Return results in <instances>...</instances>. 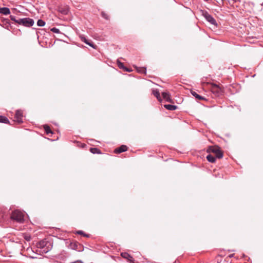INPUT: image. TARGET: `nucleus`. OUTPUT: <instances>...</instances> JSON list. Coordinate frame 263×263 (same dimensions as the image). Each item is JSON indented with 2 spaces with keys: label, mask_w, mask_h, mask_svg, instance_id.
I'll use <instances>...</instances> for the list:
<instances>
[{
  "label": "nucleus",
  "mask_w": 263,
  "mask_h": 263,
  "mask_svg": "<svg viewBox=\"0 0 263 263\" xmlns=\"http://www.w3.org/2000/svg\"><path fill=\"white\" fill-rule=\"evenodd\" d=\"M127 150V147L125 145H122L121 146H120L119 147L116 148L114 150V152L116 154H119L122 152H125Z\"/></svg>",
  "instance_id": "9"
},
{
  "label": "nucleus",
  "mask_w": 263,
  "mask_h": 263,
  "mask_svg": "<svg viewBox=\"0 0 263 263\" xmlns=\"http://www.w3.org/2000/svg\"><path fill=\"white\" fill-rule=\"evenodd\" d=\"M153 94L157 98V99L159 101H161V99L160 97V93L157 89L153 90Z\"/></svg>",
  "instance_id": "13"
},
{
  "label": "nucleus",
  "mask_w": 263,
  "mask_h": 263,
  "mask_svg": "<svg viewBox=\"0 0 263 263\" xmlns=\"http://www.w3.org/2000/svg\"><path fill=\"white\" fill-rule=\"evenodd\" d=\"M192 95L198 100H203L204 98L198 95L195 91H191Z\"/></svg>",
  "instance_id": "15"
},
{
  "label": "nucleus",
  "mask_w": 263,
  "mask_h": 263,
  "mask_svg": "<svg viewBox=\"0 0 263 263\" xmlns=\"http://www.w3.org/2000/svg\"><path fill=\"white\" fill-rule=\"evenodd\" d=\"M102 15L103 17H105V18H107V17H106V15L104 13H102Z\"/></svg>",
  "instance_id": "28"
},
{
  "label": "nucleus",
  "mask_w": 263,
  "mask_h": 263,
  "mask_svg": "<svg viewBox=\"0 0 263 263\" xmlns=\"http://www.w3.org/2000/svg\"><path fill=\"white\" fill-rule=\"evenodd\" d=\"M164 107L168 109V110H174L175 109H176L177 108V106H175V105H164Z\"/></svg>",
  "instance_id": "14"
},
{
  "label": "nucleus",
  "mask_w": 263,
  "mask_h": 263,
  "mask_svg": "<svg viewBox=\"0 0 263 263\" xmlns=\"http://www.w3.org/2000/svg\"><path fill=\"white\" fill-rule=\"evenodd\" d=\"M204 16L206 20L210 22L211 24L217 26V24L216 23V20L210 14H209L208 13H205L204 14Z\"/></svg>",
  "instance_id": "7"
},
{
  "label": "nucleus",
  "mask_w": 263,
  "mask_h": 263,
  "mask_svg": "<svg viewBox=\"0 0 263 263\" xmlns=\"http://www.w3.org/2000/svg\"><path fill=\"white\" fill-rule=\"evenodd\" d=\"M87 44L95 49L97 48V46L95 45L90 40H89L88 42L87 43Z\"/></svg>",
  "instance_id": "20"
},
{
  "label": "nucleus",
  "mask_w": 263,
  "mask_h": 263,
  "mask_svg": "<svg viewBox=\"0 0 263 263\" xmlns=\"http://www.w3.org/2000/svg\"><path fill=\"white\" fill-rule=\"evenodd\" d=\"M57 10L63 14H66L68 12V9L67 7H58Z\"/></svg>",
  "instance_id": "12"
},
{
  "label": "nucleus",
  "mask_w": 263,
  "mask_h": 263,
  "mask_svg": "<svg viewBox=\"0 0 263 263\" xmlns=\"http://www.w3.org/2000/svg\"><path fill=\"white\" fill-rule=\"evenodd\" d=\"M78 234H83V232L82 231H79V232H78Z\"/></svg>",
  "instance_id": "29"
},
{
  "label": "nucleus",
  "mask_w": 263,
  "mask_h": 263,
  "mask_svg": "<svg viewBox=\"0 0 263 263\" xmlns=\"http://www.w3.org/2000/svg\"><path fill=\"white\" fill-rule=\"evenodd\" d=\"M137 70L140 73H144L145 74L146 73V68L144 67L139 68L137 69Z\"/></svg>",
  "instance_id": "24"
},
{
  "label": "nucleus",
  "mask_w": 263,
  "mask_h": 263,
  "mask_svg": "<svg viewBox=\"0 0 263 263\" xmlns=\"http://www.w3.org/2000/svg\"><path fill=\"white\" fill-rule=\"evenodd\" d=\"M24 217V213L19 210H15L14 212H13L11 216V219L15 220V221L19 222H22L23 221Z\"/></svg>",
  "instance_id": "2"
},
{
  "label": "nucleus",
  "mask_w": 263,
  "mask_h": 263,
  "mask_svg": "<svg viewBox=\"0 0 263 263\" xmlns=\"http://www.w3.org/2000/svg\"><path fill=\"white\" fill-rule=\"evenodd\" d=\"M37 24L39 26H44L45 24L44 21L42 20H38Z\"/></svg>",
  "instance_id": "23"
},
{
  "label": "nucleus",
  "mask_w": 263,
  "mask_h": 263,
  "mask_svg": "<svg viewBox=\"0 0 263 263\" xmlns=\"http://www.w3.org/2000/svg\"><path fill=\"white\" fill-rule=\"evenodd\" d=\"M18 21H19L18 24L26 27H31L34 24L33 20L30 18H20L18 20Z\"/></svg>",
  "instance_id": "5"
},
{
  "label": "nucleus",
  "mask_w": 263,
  "mask_h": 263,
  "mask_svg": "<svg viewBox=\"0 0 263 263\" xmlns=\"http://www.w3.org/2000/svg\"><path fill=\"white\" fill-rule=\"evenodd\" d=\"M50 31H52L53 33L59 34L60 33V31L59 29L56 28H52L50 29Z\"/></svg>",
  "instance_id": "22"
},
{
  "label": "nucleus",
  "mask_w": 263,
  "mask_h": 263,
  "mask_svg": "<svg viewBox=\"0 0 263 263\" xmlns=\"http://www.w3.org/2000/svg\"><path fill=\"white\" fill-rule=\"evenodd\" d=\"M117 64L120 68L125 69L126 71H129L128 69L124 68L123 63L120 62L119 60L117 61Z\"/></svg>",
  "instance_id": "19"
},
{
  "label": "nucleus",
  "mask_w": 263,
  "mask_h": 263,
  "mask_svg": "<svg viewBox=\"0 0 263 263\" xmlns=\"http://www.w3.org/2000/svg\"><path fill=\"white\" fill-rule=\"evenodd\" d=\"M90 151L91 153L93 154H101V151L99 149L97 148H91L90 149Z\"/></svg>",
  "instance_id": "18"
},
{
  "label": "nucleus",
  "mask_w": 263,
  "mask_h": 263,
  "mask_svg": "<svg viewBox=\"0 0 263 263\" xmlns=\"http://www.w3.org/2000/svg\"><path fill=\"white\" fill-rule=\"evenodd\" d=\"M210 89L212 92L216 97H218L221 95L223 92V90L222 88L215 84H211Z\"/></svg>",
  "instance_id": "4"
},
{
  "label": "nucleus",
  "mask_w": 263,
  "mask_h": 263,
  "mask_svg": "<svg viewBox=\"0 0 263 263\" xmlns=\"http://www.w3.org/2000/svg\"><path fill=\"white\" fill-rule=\"evenodd\" d=\"M121 256L123 258L127 259L130 262H133V263L134 262V260L133 257L128 253H127L126 252H123L121 254Z\"/></svg>",
  "instance_id": "8"
},
{
  "label": "nucleus",
  "mask_w": 263,
  "mask_h": 263,
  "mask_svg": "<svg viewBox=\"0 0 263 263\" xmlns=\"http://www.w3.org/2000/svg\"><path fill=\"white\" fill-rule=\"evenodd\" d=\"M47 244V241L45 240H43L40 241L37 244V247L39 249H40V252L41 253L46 254L48 252L49 249H48V247H46Z\"/></svg>",
  "instance_id": "3"
},
{
  "label": "nucleus",
  "mask_w": 263,
  "mask_h": 263,
  "mask_svg": "<svg viewBox=\"0 0 263 263\" xmlns=\"http://www.w3.org/2000/svg\"><path fill=\"white\" fill-rule=\"evenodd\" d=\"M207 152L208 153L212 152L215 154L216 157L219 159L223 157L222 152L221 151L220 148L217 145L211 146L209 147Z\"/></svg>",
  "instance_id": "1"
},
{
  "label": "nucleus",
  "mask_w": 263,
  "mask_h": 263,
  "mask_svg": "<svg viewBox=\"0 0 263 263\" xmlns=\"http://www.w3.org/2000/svg\"><path fill=\"white\" fill-rule=\"evenodd\" d=\"M23 118V112L21 110H18L16 111L15 115V121L17 122L18 123H21L23 122L22 120Z\"/></svg>",
  "instance_id": "6"
},
{
  "label": "nucleus",
  "mask_w": 263,
  "mask_h": 263,
  "mask_svg": "<svg viewBox=\"0 0 263 263\" xmlns=\"http://www.w3.org/2000/svg\"><path fill=\"white\" fill-rule=\"evenodd\" d=\"M0 122L8 123L9 122V120L6 117L0 116Z\"/></svg>",
  "instance_id": "17"
},
{
  "label": "nucleus",
  "mask_w": 263,
  "mask_h": 263,
  "mask_svg": "<svg viewBox=\"0 0 263 263\" xmlns=\"http://www.w3.org/2000/svg\"><path fill=\"white\" fill-rule=\"evenodd\" d=\"M10 19H11L12 21H14V22H15V23H17V24H18V23H19V21H18V20H16V19L15 18V17L14 16H13V15H10Z\"/></svg>",
  "instance_id": "26"
},
{
  "label": "nucleus",
  "mask_w": 263,
  "mask_h": 263,
  "mask_svg": "<svg viewBox=\"0 0 263 263\" xmlns=\"http://www.w3.org/2000/svg\"><path fill=\"white\" fill-rule=\"evenodd\" d=\"M80 38L81 39V41L84 42V43H85L86 44H87V43H88L89 41V40H87L85 36H83L82 35L80 36Z\"/></svg>",
  "instance_id": "25"
},
{
  "label": "nucleus",
  "mask_w": 263,
  "mask_h": 263,
  "mask_svg": "<svg viewBox=\"0 0 263 263\" xmlns=\"http://www.w3.org/2000/svg\"><path fill=\"white\" fill-rule=\"evenodd\" d=\"M0 13L4 15H8L10 13V9L7 7L0 8Z\"/></svg>",
  "instance_id": "11"
},
{
  "label": "nucleus",
  "mask_w": 263,
  "mask_h": 263,
  "mask_svg": "<svg viewBox=\"0 0 263 263\" xmlns=\"http://www.w3.org/2000/svg\"><path fill=\"white\" fill-rule=\"evenodd\" d=\"M87 44L95 49L97 48V46L95 45L90 40H89L88 42L87 43Z\"/></svg>",
  "instance_id": "21"
},
{
  "label": "nucleus",
  "mask_w": 263,
  "mask_h": 263,
  "mask_svg": "<svg viewBox=\"0 0 263 263\" xmlns=\"http://www.w3.org/2000/svg\"><path fill=\"white\" fill-rule=\"evenodd\" d=\"M44 128L45 130V132L47 134H49V126L48 125H45L44 126Z\"/></svg>",
  "instance_id": "27"
},
{
  "label": "nucleus",
  "mask_w": 263,
  "mask_h": 263,
  "mask_svg": "<svg viewBox=\"0 0 263 263\" xmlns=\"http://www.w3.org/2000/svg\"><path fill=\"white\" fill-rule=\"evenodd\" d=\"M162 95L163 98L165 100H166V101H167L170 103H174V102H173V100L171 98L170 95L168 93L166 92H162Z\"/></svg>",
  "instance_id": "10"
},
{
  "label": "nucleus",
  "mask_w": 263,
  "mask_h": 263,
  "mask_svg": "<svg viewBox=\"0 0 263 263\" xmlns=\"http://www.w3.org/2000/svg\"><path fill=\"white\" fill-rule=\"evenodd\" d=\"M50 134H52V131H51V129H50Z\"/></svg>",
  "instance_id": "30"
},
{
  "label": "nucleus",
  "mask_w": 263,
  "mask_h": 263,
  "mask_svg": "<svg viewBox=\"0 0 263 263\" xmlns=\"http://www.w3.org/2000/svg\"><path fill=\"white\" fill-rule=\"evenodd\" d=\"M206 159L210 162L214 163L215 162V158L212 155H208L206 156Z\"/></svg>",
  "instance_id": "16"
}]
</instances>
